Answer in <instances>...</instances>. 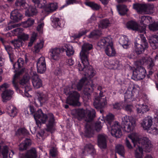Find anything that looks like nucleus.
<instances>
[{
    "label": "nucleus",
    "mask_w": 158,
    "mask_h": 158,
    "mask_svg": "<svg viewBox=\"0 0 158 158\" xmlns=\"http://www.w3.org/2000/svg\"><path fill=\"white\" fill-rule=\"evenodd\" d=\"M113 107L114 109L119 110L123 107L122 103L121 102L116 103L113 105Z\"/></svg>",
    "instance_id": "nucleus-58"
},
{
    "label": "nucleus",
    "mask_w": 158,
    "mask_h": 158,
    "mask_svg": "<svg viewBox=\"0 0 158 158\" xmlns=\"http://www.w3.org/2000/svg\"><path fill=\"white\" fill-rule=\"evenodd\" d=\"M122 125L124 131L130 132L133 130L136 126V121L133 117L126 115L122 118Z\"/></svg>",
    "instance_id": "nucleus-7"
},
{
    "label": "nucleus",
    "mask_w": 158,
    "mask_h": 158,
    "mask_svg": "<svg viewBox=\"0 0 158 158\" xmlns=\"http://www.w3.org/2000/svg\"><path fill=\"white\" fill-rule=\"evenodd\" d=\"M133 108V106L130 105H127L124 107V108L126 110L130 112L132 111Z\"/></svg>",
    "instance_id": "nucleus-62"
},
{
    "label": "nucleus",
    "mask_w": 158,
    "mask_h": 158,
    "mask_svg": "<svg viewBox=\"0 0 158 158\" xmlns=\"http://www.w3.org/2000/svg\"><path fill=\"white\" fill-rule=\"evenodd\" d=\"M86 32H87L85 30L81 31L78 34H76L73 35L71 36V38L72 39H74L79 38L82 35L85 34Z\"/></svg>",
    "instance_id": "nucleus-53"
},
{
    "label": "nucleus",
    "mask_w": 158,
    "mask_h": 158,
    "mask_svg": "<svg viewBox=\"0 0 158 158\" xmlns=\"http://www.w3.org/2000/svg\"><path fill=\"white\" fill-rule=\"evenodd\" d=\"M135 106L136 108V111L138 114H143L149 110L148 106L144 103L141 104L138 102Z\"/></svg>",
    "instance_id": "nucleus-21"
},
{
    "label": "nucleus",
    "mask_w": 158,
    "mask_h": 158,
    "mask_svg": "<svg viewBox=\"0 0 158 158\" xmlns=\"http://www.w3.org/2000/svg\"><path fill=\"white\" fill-rule=\"evenodd\" d=\"M102 118L104 120L108 129L110 131L112 135L116 138H120L122 135L123 133L119 123L117 122H115L111 127V124L114 119V115L111 113H109L106 115L105 119L103 115L102 116Z\"/></svg>",
    "instance_id": "nucleus-5"
},
{
    "label": "nucleus",
    "mask_w": 158,
    "mask_h": 158,
    "mask_svg": "<svg viewBox=\"0 0 158 158\" xmlns=\"http://www.w3.org/2000/svg\"><path fill=\"white\" fill-rule=\"evenodd\" d=\"M135 89L133 88L132 90H127L124 94L125 102V103L130 102L133 101V96L134 95L133 92L135 93Z\"/></svg>",
    "instance_id": "nucleus-24"
},
{
    "label": "nucleus",
    "mask_w": 158,
    "mask_h": 158,
    "mask_svg": "<svg viewBox=\"0 0 158 158\" xmlns=\"http://www.w3.org/2000/svg\"><path fill=\"white\" fill-rule=\"evenodd\" d=\"M64 50H65L66 55L68 56H70L73 54L74 50L72 46L70 44H64L63 47Z\"/></svg>",
    "instance_id": "nucleus-32"
},
{
    "label": "nucleus",
    "mask_w": 158,
    "mask_h": 158,
    "mask_svg": "<svg viewBox=\"0 0 158 158\" xmlns=\"http://www.w3.org/2000/svg\"><path fill=\"white\" fill-rule=\"evenodd\" d=\"M12 43L14 45L15 48L20 47L22 45L23 42L18 38V39L12 41Z\"/></svg>",
    "instance_id": "nucleus-50"
},
{
    "label": "nucleus",
    "mask_w": 158,
    "mask_h": 158,
    "mask_svg": "<svg viewBox=\"0 0 158 158\" xmlns=\"http://www.w3.org/2000/svg\"><path fill=\"white\" fill-rule=\"evenodd\" d=\"M149 28L150 30L155 31L158 30V22L152 23L149 24Z\"/></svg>",
    "instance_id": "nucleus-51"
},
{
    "label": "nucleus",
    "mask_w": 158,
    "mask_h": 158,
    "mask_svg": "<svg viewBox=\"0 0 158 158\" xmlns=\"http://www.w3.org/2000/svg\"><path fill=\"white\" fill-rule=\"evenodd\" d=\"M44 134V131H41L39 132L37 134V137L41 140H43L44 139V138L43 136Z\"/></svg>",
    "instance_id": "nucleus-59"
},
{
    "label": "nucleus",
    "mask_w": 158,
    "mask_h": 158,
    "mask_svg": "<svg viewBox=\"0 0 158 158\" xmlns=\"http://www.w3.org/2000/svg\"><path fill=\"white\" fill-rule=\"evenodd\" d=\"M7 113L11 117L15 116L17 113L16 108L12 105L10 106L7 108Z\"/></svg>",
    "instance_id": "nucleus-36"
},
{
    "label": "nucleus",
    "mask_w": 158,
    "mask_h": 158,
    "mask_svg": "<svg viewBox=\"0 0 158 158\" xmlns=\"http://www.w3.org/2000/svg\"><path fill=\"white\" fill-rule=\"evenodd\" d=\"M101 34V32L99 30H95L88 36L89 38L95 39L97 38Z\"/></svg>",
    "instance_id": "nucleus-44"
},
{
    "label": "nucleus",
    "mask_w": 158,
    "mask_h": 158,
    "mask_svg": "<svg viewBox=\"0 0 158 158\" xmlns=\"http://www.w3.org/2000/svg\"><path fill=\"white\" fill-rule=\"evenodd\" d=\"M15 4L16 6L24 9L27 8L28 6V5L24 0H19L15 2Z\"/></svg>",
    "instance_id": "nucleus-45"
},
{
    "label": "nucleus",
    "mask_w": 158,
    "mask_h": 158,
    "mask_svg": "<svg viewBox=\"0 0 158 158\" xmlns=\"http://www.w3.org/2000/svg\"><path fill=\"white\" fill-rule=\"evenodd\" d=\"M50 154L51 156L55 157L57 154V151L56 148H53L50 150Z\"/></svg>",
    "instance_id": "nucleus-60"
},
{
    "label": "nucleus",
    "mask_w": 158,
    "mask_h": 158,
    "mask_svg": "<svg viewBox=\"0 0 158 158\" xmlns=\"http://www.w3.org/2000/svg\"><path fill=\"white\" fill-rule=\"evenodd\" d=\"M146 73V70L143 68L138 67L133 71V78L135 80L142 79L145 77Z\"/></svg>",
    "instance_id": "nucleus-12"
},
{
    "label": "nucleus",
    "mask_w": 158,
    "mask_h": 158,
    "mask_svg": "<svg viewBox=\"0 0 158 158\" xmlns=\"http://www.w3.org/2000/svg\"><path fill=\"white\" fill-rule=\"evenodd\" d=\"M116 152L123 157H124L125 153L123 146L121 145H118L116 147Z\"/></svg>",
    "instance_id": "nucleus-46"
},
{
    "label": "nucleus",
    "mask_w": 158,
    "mask_h": 158,
    "mask_svg": "<svg viewBox=\"0 0 158 158\" xmlns=\"http://www.w3.org/2000/svg\"><path fill=\"white\" fill-rule=\"evenodd\" d=\"M152 22V19L151 17L147 16H143L141 17V23H143V26L141 27V31L140 32L145 33L146 26L149 23H151Z\"/></svg>",
    "instance_id": "nucleus-20"
},
{
    "label": "nucleus",
    "mask_w": 158,
    "mask_h": 158,
    "mask_svg": "<svg viewBox=\"0 0 158 158\" xmlns=\"http://www.w3.org/2000/svg\"><path fill=\"white\" fill-rule=\"evenodd\" d=\"M52 20V25L54 28H59L61 27L60 21L59 18L53 17Z\"/></svg>",
    "instance_id": "nucleus-41"
},
{
    "label": "nucleus",
    "mask_w": 158,
    "mask_h": 158,
    "mask_svg": "<svg viewBox=\"0 0 158 158\" xmlns=\"http://www.w3.org/2000/svg\"><path fill=\"white\" fill-rule=\"evenodd\" d=\"M42 8L43 11L42 13L45 16L49 13L55 11L58 7L57 4L56 3H52L45 5L44 3Z\"/></svg>",
    "instance_id": "nucleus-13"
},
{
    "label": "nucleus",
    "mask_w": 158,
    "mask_h": 158,
    "mask_svg": "<svg viewBox=\"0 0 158 158\" xmlns=\"http://www.w3.org/2000/svg\"><path fill=\"white\" fill-rule=\"evenodd\" d=\"M20 25L18 24H14L13 25H11L10 24L9 25V26L7 27L6 28V30H10L12 28L16 27H19L20 26Z\"/></svg>",
    "instance_id": "nucleus-64"
},
{
    "label": "nucleus",
    "mask_w": 158,
    "mask_h": 158,
    "mask_svg": "<svg viewBox=\"0 0 158 158\" xmlns=\"http://www.w3.org/2000/svg\"><path fill=\"white\" fill-rule=\"evenodd\" d=\"M35 6L39 8H42L43 4L41 3V1L39 0H32Z\"/></svg>",
    "instance_id": "nucleus-57"
},
{
    "label": "nucleus",
    "mask_w": 158,
    "mask_h": 158,
    "mask_svg": "<svg viewBox=\"0 0 158 158\" xmlns=\"http://www.w3.org/2000/svg\"><path fill=\"white\" fill-rule=\"evenodd\" d=\"M119 43L124 48H127L130 44L128 39L126 36H122L119 40Z\"/></svg>",
    "instance_id": "nucleus-28"
},
{
    "label": "nucleus",
    "mask_w": 158,
    "mask_h": 158,
    "mask_svg": "<svg viewBox=\"0 0 158 158\" xmlns=\"http://www.w3.org/2000/svg\"><path fill=\"white\" fill-rule=\"evenodd\" d=\"M36 98L41 106L46 102L48 100V98L47 95L43 93L40 92H38L36 94Z\"/></svg>",
    "instance_id": "nucleus-26"
},
{
    "label": "nucleus",
    "mask_w": 158,
    "mask_h": 158,
    "mask_svg": "<svg viewBox=\"0 0 158 158\" xmlns=\"http://www.w3.org/2000/svg\"><path fill=\"white\" fill-rule=\"evenodd\" d=\"M24 62L23 59L19 58L17 61L13 64V67L14 69H18L22 67L23 64Z\"/></svg>",
    "instance_id": "nucleus-48"
},
{
    "label": "nucleus",
    "mask_w": 158,
    "mask_h": 158,
    "mask_svg": "<svg viewBox=\"0 0 158 158\" xmlns=\"http://www.w3.org/2000/svg\"><path fill=\"white\" fill-rule=\"evenodd\" d=\"M64 92L69 95L66 101L67 103L73 106L80 105V104L78 101L80 95L77 92L70 91V89H68L67 90L64 89Z\"/></svg>",
    "instance_id": "nucleus-9"
},
{
    "label": "nucleus",
    "mask_w": 158,
    "mask_h": 158,
    "mask_svg": "<svg viewBox=\"0 0 158 158\" xmlns=\"http://www.w3.org/2000/svg\"><path fill=\"white\" fill-rule=\"evenodd\" d=\"M30 77L28 74H26L23 76V78L20 81L19 83L21 85L23 86L25 88L24 93L23 94V96L25 97L28 98V100L31 102L33 103V101L31 95L29 94L28 92L31 89L30 85Z\"/></svg>",
    "instance_id": "nucleus-8"
},
{
    "label": "nucleus",
    "mask_w": 158,
    "mask_h": 158,
    "mask_svg": "<svg viewBox=\"0 0 158 158\" xmlns=\"http://www.w3.org/2000/svg\"><path fill=\"white\" fill-rule=\"evenodd\" d=\"M34 19L30 18L25 21L22 22L21 25L25 28L29 27L32 26L34 23Z\"/></svg>",
    "instance_id": "nucleus-38"
},
{
    "label": "nucleus",
    "mask_w": 158,
    "mask_h": 158,
    "mask_svg": "<svg viewBox=\"0 0 158 158\" xmlns=\"http://www.w3.org/2000/svg\"><path fill=\"white\" fill-rule=\"evenodd\" d=\"M9 84L5 83L0 87V90L3 92L2 94V101L4 102H6L10 100L12 98L14 94V91L10 89H6L9 87Z\"/></svg>",
    "instance_id": "nucleus-11"
},
{
    "label": "nucleus",
    "mask_w": 158,
    "mask_h": 158,
    "mask_svg": "<svg viewBox=\"0 0 158 158\" xmlns=\"http://www.w3.org/2000/svg\"><path fill=\"white\" fill-rule=\"evenodd\" d=\"M76 0H66V4L61 6L60 8V9H63L68 5L75 3H76Z\"/></svg>",
    "instance_id": "nucleus-55"
},
{
    "label": "nucleus",
    "mask_w": 158,
    "mask_h": 158,
    "mask_svg": "<svg viewBox=\"0 0 158 158\" xmlns=\"http://www.w3.org/2000/svg\"><path fill=\"white\" fill-rule=\"evenodd\" d=\"M36 67L38 72L40 73H44L46 70V64L45 58L41 57L38 60L36 63Z\"/></svg>",
    "instance_id": "nucleus-15"
},
{
    "label": "nucleus",
    "mask_w": 158,
    "mask_h": 158,
    "mask_svg": "<svg viewBox=\"0 0 158 158\" xmlns=\"http://www.w3.org/2000/svg\"><path fill=\"white\" fill-rule=\"evenodd\" d=\"M94 152L93 146L91 144H87L84 147L83 153L85 155L92 154Z\"/></svg>",
    "instance_id": "nucleus-34"
},
{
    "label": "nucleus",
    "mask_w": 158,
    "mask_h": 158,
    "mask_svg": "<svg viewBox=\"0 0 158 158\" xmlns=\"http://www.w3.org/2000/svg\"><path fill=\"white\" fill-rule=\"evenodd\" d=\"M106 136L104 134L99 135L98 137V145L101 149L105 148L106 147Z\"/></svg>",
    "instance_id": "nucleus-23"
},
{
    "label": "nucleus",
    "mask_w": 158,
    "mask_h": 158,
    "mask_svg": "<svg viewBox=\"0 0 158 158\" xmlns=\"http://www.w3.org/2000/svg\"><path fill=\"white\" fill-rule=\"evenodd\" d=\"M10 18L15 22H18L23 18V16L20 12L17 9L12 11L10 14Z\"/></svg>",
    "instance_id": "nucleus-22"
},
{
    "label": "nucleus",
    "mask_w": 158,
    "mask_h": 158,
    "mask_svg": "<svg viewBox=\"0 0 158 158\" xmlns=\"http://www.w3.org/2000/svg\"><path fill=\"white\" fill-rule=\"evenodd\" d=\"M104 48L105 52L108 56H112L115 55L116 52L113 46V44Z\"/></svg>",
    "instance_id": "nucleus-31"
},
{
    "label": "nucleus",
    "mask_w": 158,
    "mask_h": 158,
    "mask_svg": "<svg viewBox=\"0 0 158 158\" xmlns=\"http://www.w3.org/2000/svg\"><path fill=\"white\" fill-rule=\"evenodd\" d=\"M143 64L148 65V66L149 67V68H151L154 65L153 59L150 57L145 58L144 59H143Z\"/></svg>",
    "instance_id": "nucleus-43"
},
{
    "label": "nucleus",
    "mask_w": 158,
    "mask_h": 158,
    "mask_svg": "<svg viewBox=\"0 0 158 158\" xmlns=\"http://www.w3.org/2000/svg\"><path fill=\"white\" fill-rule=\"evenodd\" d=\"M23 33V29L20 28L16 29L12 31L13 35H17L18 37L21 35Z\"/></svg>",
    "instance_id": "nucleus-52"
},
{
    "label": "nucleus",
    "mask_w": 158,
    "mask_h": 158,
    "mask_svg": "<svg viewBox=\"0 0 158 158\" xmlns=\"http://www.w3.org/2000/svg\"><path fill=\"white\" fill-rule=\"evenodd\" d=\"M117 7L119 14L121 15L126 14L128 10L127 6L124 5L117 6Z\"/></svg>",
    "instance_id": "nucleus-39"
},
{
    "label": "nucleus",
    "mask_w": 158,
    "mask_h": 158,
    "mask_svg": "<svg viewBox=\"0 0 158 158\" xmlns=\"http://www.w3.org/2000/svg\"><path fill=\"white\" fill-rule=\"evenodd\" d=\"M44 17L42 18L41 19L38 20L37 22L38 26L37 27V30L40 33H42L43 28L44 25L43 20Z\"/></svg>",
    "instance_id": "nucleus-47"
},
{
    "label": "nucleus",
    "mask_w": 158,
    "mask_h": 158,
    "mask_svg": "<svg viewBox=\"0 0 158 158\" xmlns=\"http://www.w3.org/2000/svg\"><path fill=\"white\" fill-rule=\"evenodd\" d=\"M126 26L127 28L129 29L138 31L140 32L141 31V27L139 26L137 23L134 21L128 22L127 23Z\"/></svg>",
    "instance_id": "nucleus-25"
},
{
    "label": "nucleus",
    "mask_w": 158,
    "mask_h": 158,
    "mask_svg": "<svg viewBox=\"0 0 158 158\" xmlns=\"http://www.w3.org/2000/svg\"><path fill=\"white\" fill-rule=\"evenodd\" d=\"M95 127L97 131H99L102 128V126L101 125V122H98L95 124Z\"/></svg>",
    "instance_id": "nucleus-61"
},
{
    "label": "nucleus",
    "mask_w": 158,
    "mask_h": 158,
    "mask_svg": "<svg viewBox=\"0 0 158 158\" xmlns=\"http://www.w3.org/2000/svg\"><path fill=\"white\" fill-rule=\"evenodd\" d=\"M5 48L10 58V59L12 55V51L13 50L12 48L9 45L5 46Z\"/></svg>",
    "instance_id": "nucleus-56"
},
{
    "label": "nucleus",
    "mask_w": 158,
    "mask_h": 158,
    "mask_svg": "<svg viewBox=\"0 0 158 158\" xmlns=\"http://www.w3.org/2000/svg\"><path fill=\"white\" fill-rule=\"evenodd\" d=\"M28 110H30L31 114L33 115L36 124L39 127H40L41 123H44L48 120V123L47 125V130L52 132V130L54 129L55 123L54 117L52 113H49L47 115L44 114L40 109L35 112L34 107L31 106L25 110L26 114H29Z\"/></svg>",
    "instance_id": "nucleus-2"
},
{
    "label": "nucleus",
    "mask_w": 158,
    "mask_h": 158,
    "mask_svg": "<svg viewBox=\"0 0 158 158\" xmlns=\"http://www.w3.org/2000/svg\"><path fill=\"white\" fill-rule=\"evenodd\" d=\"M133 7L138 13L142 14L145 11L144 9L145 7V5L136 3L133 5Z\"/></svg>",
    "instance_id": "nucleus-30"
},
{
    "label": "nucleus",
    "mask_w": 158,
    "mask_h": 158,
    "mask_svg": "<svg viewBox=\"0 0 158 158\" xmlns=\"http://www.w3.org/2000/svg\"><path fill=\"white\" fill-rule=\"evenodd\" d=\"M25 69H22L18 73H16L14 76L13 80L12 83L13 86L16 90L18 93H21L22 91L19 88V76L21 74L25 72Z\"/></svg>",
    "instance_id": "nucleus-16"
},
{
    "label": "nucleus",
    "mask_w": 158,
    "mask_h": 158,
    "mask_svg": "<svg viewBox=\"0 0 158 158\" xmlns=\"http://www.w3.org/2000/svg\"><path fill=\"white\" fill-rule=\"evenodd\" d=\"M78 115L81 118H83L88 122L85 126L84 135L88 137L92 136L93 131L92 126L90 123L93 118L95 117V112L94 110L90 108L79 109L77 110Z\"/></svg>",
    "instance_id": "nucleus-4"
},
{
    "label": "nucleus",
    "mask_w": 158,
    "mask_h": 158,
    "mask_svg": "<svg viewBox=\"0 0 158 158\" xmlns=\"http://www.w3.org/2000/svg\"><path fill=\"white\" fill-rule=\"evenodd\" d=\"M154 112L156 114L157 120L152 125V118L150 116H147L143 119L141 123L143 129L148 133L153 135L158 134V109L154 110Z\"/></svg>",
    "instance_id": "nucleus-6"
},
{
    "label": "nucleus",
    "mask_w": 158,
    "mask_h": 158,
    "mask_svg": "<svg viewBox=\"0 0 158 158\" xmlns=\"http://www.w3.org/2000/svg\"><path fill=\"white\" fill-rule=\"evenodd\" d=\"M128 137L131 140L134 146L136 148L135 150V158H143V148L145 149L147 152H150L152 145L148 138L143 137L139 139L137 134L135 133L129 135Z\"/></svg>",
    "instance_id": "nucleus-3"
},
{
    "label": "nucleus",
    "mask_w": 158,
    "mask_h": 158,
    "mask_svg": "<svg viewBox=\"0 0 158 158\" xmlns=\"http://www.w3.org/2000/svg\"><path fill=\"white\" fill-rule=\"evenodd\" d=\"M38 11L36 9L31 6H28V9L25 11V15L27 16H32L35 15Z\"/></svg>",
    "instance_id": "nucleus-35"
},
{
    "label": "nucleus",
    "mask_w": 158,
    "mask_h": 158,
    "mask_svg": "<svg viewBox=\"0 0 158 158\" xmlns=\"http://www.w3.org/2000/svg\"><path fill=\"white\" fill-rule=\"evenodd\" d=\"M144 9L145 11L143 14H151L154 12V6L153 5H145V7Z\"/></svg>",
    "instance_id": "nucleus-42"
},
{
    "label": "nucleus",
    "mask_w": 158,
    "mask_h": 158,
    "mask_svg": "<svg viewBox=\"0 0 158 158\" xmlns=\"http://www.w3.org/2000/svg\"><path fill=\"white\" fill-rule=\"evenodd\" d=\"M29 37L28 35L23 32L21 35H20L19 36H18V38L23 42V41H24L27 40Z\"/></svg>",
    "instance_id": "nucleus-54"
},
{
    "label": "nucleus",
    "mask_w": 158,
    "mask_h": 158,
    "mask_svg": "<svg viewBox=\"0 0 158 158\" xmlns=\"http://www.w3.org/2000/svg\"><path fill=\"white\" fill-rule=\"evenodd\" d=\"M60 49L55 48L49 50V53L51 59L52 60H57L60 58Z\"/></svg>",
    "instance_id": "nucleus-17"
},
{
    "label": "nucleus",
    "mask_w": 158,
    "mask_h": 158,
    "mask_svg": "<svg viewBox=\"0 0 158 158\" xmlns=\"http://www.w3.org/2000/svg\"><path fill=\"white\" fill-rule=\"evenodd\" d=\"M85 4L90 7L94 10H97L101 8L100 6L97 3L92 2H88L85 3Z\"/></svg>",
    "instance_id": "nucleus-40"
},
{
    "label": "nucleus",
    "mask_w": 158,
    "mask_h": 158,
    "mask_svg": "<svg viewBox=\"0 0 158 158\" xmlns=\"http://www.w3.org/2000/svg\"><path fill=\"white\" fill-rule=\"evenodd\" d=\"M149 43L153 49H156L158 48V35H155L150 37Z\"/></svg>",
    "instance_id": "nucleus-27"
},
{
    "label": "nucleus",
    "mask_w": 158,
    "mask_h": 158,
    "mask_svg": "<svg viewBox=\"0 0 158 158\" xmlns=\"http://www.w3.org/2000/svg\"><path fill=\"white\" fill-rule=\"evenodd\" d=\"M103 92L100 91V97L95 98L94 101V105L96 109L101 108L103 107L107 103L106 97L102 98Z\"/></svg>",
    "instance_id": "nucleus-14"
},
{
    "label": "nucleus",
    "mask_w": 158,
    "mask_h": 158,
    "mask_svg": "<svg viewBox=\"0 0 158 158\" xmlns=\"http://www.w3.org/2000/svg\"><path fill=\"white\" fill-rule=\"evenodd\" d=\"M112 39L110 36L104 38L98 43V46L100 48H104L113 45Z\"/></svg>",
    "instance_id": "nucleus-19"
},
{
    "label": "nucleus",
    "mask_w": 158,
    "mask_h": 158,
    "mask_svg": "<svg viewBox=\"0 0 158 158\" xmlns=\"http://www.w3.org/2000/svg\"><path fill=\"white\" fill-rule=\"evenodd\" d=\"M111 23L107 19H105L101 20L98 25L100 28L105 29L110 26Z\"/></svg>",
    "instance_id": "nucleus-33"
},
{
    "label": "nucleus",
    "mask_w": 158,
    "mask_h": 158,
    "mask_svg": "<svg viewBox=\"0 0 158 158\" xmlns=\"http://www.w3.org/2000/svg\"><path fill=\"white\" fill-rule=\"evenodd\" d=\"M93 48L92 45L88 43H84L82 46V50L80 52V58L83 66L80 64H78L77 68L81 73L84 75L83 77L77 83L75 82L72 85V88L80 90L83 85L88 84V82L90 79L96 74L95 71L92 66L89 65L88 60L89 51Z\"/></svg>",
    "instance_id": "nucleus-1"
},
{
    "label": "nucleus",
    "mask_w": 158,
    "mask_h": 158,
    "mask_svg": "<svg viewBox=\"0 0 158 158\" xmlns=\"http://www.w3.org/2000/svg\"><path fill=\"white\" fill-rule=\"evenodd\" d=\"M32 75V82L33 85L35 88H39L42 86V81L35 72H32L31 73Z\"/></svg>",
    "instance_id": "nucleus-18"
},
{
    "label": "nucleus",
    "mask_w": 158,
    "mask_h": 158,
    "mask_svg": "<svg viewBox=\"0 0 158 158\" xmlns=\"http://www.w3.org/2000/svg\"><path fill=\"white\" fill-rule=\"evenodd\" d=\"M37 152L35 148H33L28 150L23 157L20 158H36Z\"/></svg>",
    "instance_id": "nucleus-29"
},
{
    "label": "nucleus",
    "mask_w": 158,
    "mask_h": 158,
    "mask_svg": "<svg viewBox=\"0 0 158 158\" xmlns=\"http://www.w3.org/2000/svg\"><path fill=\"white\" fill-rule=\"evenodd\" d=\"M139 38L141 39V44H139L135 42L133 48L134 52H135L137 55L143 53L144 50L148 47V44L143 35L142 34L139 35L136 38V40H137V39L139 40Z\"/></svg>",
    "instance_id": "nucleus-10"
},
{
    "label": "nucleus",
    "mask_w": 158,
    "mask_h": 158,
    "mask_svg": "<svg viewBox=\"0 0 158 158\" xmlns=\"http://www.w3.org/2000/svg\"><path fill=\"white\" fill-rule=\"evenodd\" d=\"M44 46V41H41L38 43L34 46V51L36 53L38 52Z\"/></svg>",
    "instance_id": "nucleus-49"
},
{
    "label": "nucleus",
    "mask_w": 158,
    "mask_h": 158,
    "mask_svg": "<svg viewBox=\"0 0 158 158\" xmlns=\"http://www.w3.org/2000/svg\"><path fill=\"white\" fill-rule=\"evenodd\" d=\"M66 63L68 65L71 66L74 64V61L72 59H70L66 60Z\"/></svg>",
    "instance_id": "nucleus-63"
},
{
    "label": "nucleus",
    "mask_w": 158,
    "mask_h": 158,
    "mask_svg": "<svg viewBox=\"0 0 158 158\" xmlns=\"http://www.w3.org/2000/svg\"><path fill=\"white\" fill-rule=\"evenodd\" d=\"M31 141L29 139H26L19 145V149L24 150L26 149L27 147L31 145Z\"/></svg>",
    "instance_id": "nucleus-37"
}]
</instances>
